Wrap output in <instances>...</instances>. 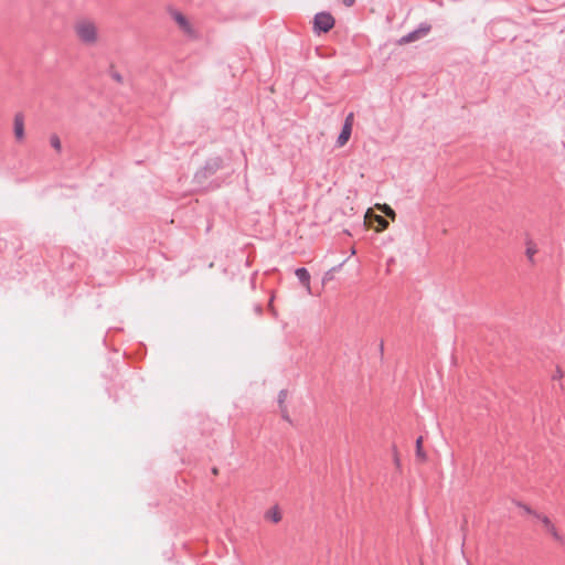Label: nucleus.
Returning a JSON list of instances; mask_svg holds the SVG:
<instances>
[{"mask_svg":"<svg viewBox=\"0 0 565 565\" xmlns=\"http://www.w3.org/2000/svg\"><path fill=\"white\" fill-rule=\"evenodd\" d=\"M76 39L86 46H95L100 40V32L97 23L87 17L77 19L73 25Z\"/></svg>","mask_w":565,"mask_h":565,"instance_id":"f257e3e1","label":"nucleus"},{"mask_svg":"<svg viewBox=\"0 0 565 565\" xmlns=\"http://www.w3.org/2000/svg\"><path fill=\"white\" fill-rule=\"evenodd\" d=\"M313 25L317 32H328L333 28L334 19L328 12H320L316 14Z\"/></svg>","mask_w":565,"mask_h":565,"instance_id":"f03ea898","label":"nucleus"},{"mask_svg":"<svg viewBox=\"0 0 565 565\" xmlns=\"http://www.w3.org/2000/svg\"><path fill=\"white\" fill-rule=\"evenodd\" d=\"M13 135L18 143L25 140V121L22 113H17L13 117Z\"/></svg>","mask_w":565,"mask_h":565,"instance_id":"7ed1b4c3","label":"nucleus"},{"mask_svg":"<svg viewBox=\"0 0 565 565\" xmlns=\"http://www.w3.org/2000/svg\"><path fill=\"white\" fill-rule=\"evenodd\" d=\"M353 126V114H349L344 120L342 130L338 137L337 143L339 147H343L350 139Z\"/></svg>","mask_w":565,"mask_h":565,"instance_id":"20e7f679","label":"nucleus"},{"mask_svg":"<svg viewBox=\"0 0 565 565\" xmlns=\"http://www.w3.org/2000/svg\"><path fill=\"white\" fill-rule=\"evenodd\" d=\"M535 518L541 521V523L543 524L544 529L551 534V536L554 540L559 541V542L563 540V537L558 533L555 524L552 522V520L547 515L535 514Z\"/></svg>","mask_w":565,"mask_h":565,"instance_id":"39448f33","label":"nucleus"},{"mask_svg":"<svg viewBox=\"0 0 565 565\" xmlns=\"http://www.w3.org/2000/svg\"><path fill=\"white\" fill-rule=\"evenodd\" d=\"M429 30H430V28L428 25H425V26L422 25L417 30L408 33L407 35H405L403 38H401L398 43L399 44H407V43L417 41L418 39L425 36L426 34H428Z\"/></svg>","mask_w":565,"mask_h":565,"instance_id":"423d86ee","label":"nucleus"},{"mask_svg":"<svg viewBox=\"0 0 565 565\" xmlns=\"http://www.w3.org/2000/svg\"><path fill=\"white\" fill-rule=\"evenodd\" d=\"M172 18L173 20L177 22V24L179 25V28L186 34L189 35H193L194 34V30L191 25V23L189 22V20L185 18V15H183L181 12L179 11H174L172 12Z\"/></svg>","mask_w":565,"mask_h":565,"instance_id":"0eeeda50","label":"nucleus"},{"mask_svg":"<svg viewBox=\"0 0 565 565\" xmlns=\"http://www.w3.org/2000/svg\"><path fill=\"white\" fill-rule=\"evenodd\" d=\"M296 276L299 279V281L303 285L307 292L311 294V286H310V274L306 268H298L296 270Z\"/></svg>","mask_w":565,"mask_h":565,"instance_id":"6e6552de","label":"nucleus"},{"mask_svg":"<svg viewBox=\"0 0 565 565\" xmlns=\"http://www.w3.org/2000/svg\"><path fill=\"white\" fill-rule=\"evenodd\" d=\"M539 248H537V245L535 244V242L531 238H526L525 239V256L527 258V260L531 263V264H534V256L536 255Z\"/></svg>","mask_w":565,"mask_h":565,"instance_id":"1a4fd4ad","label":"nucleus"},{"mask_svg":"<svg viewBox=\"0 0 565 565\" xmlns=\"http://www.w3.org/2000/svg\"><path fill=\"white\" fill-rule=\"evenodd\" d=\"M265 518L274 523H278L281 520V513L277 507H274L266 512Z\"/></svg>","mask_w":565,"mask_h":565,"instance_id":"9d476101","label":"nucleus"},{"mask_svg":"<svg viewBox=\"0 0 565 565\" xmlns=\"http://www.w3.org/2000/svg\"><path fill=\"white\" fill-rule=\"evenodd\" d=\"M375 207L392 220L396 216L394 210L387 204H375Z\"/></svg>","mask_w":565,"mask_h":565,"instance_id":"9b49d317","label":"nucleus"},{"mask_svg":"<svg viewBox=\"0 0 565 565\" xmlns=\"http://www.w3.org/2000/svg\"><path fill=\"white\" fill-rule=\"evenodd\" d=\"M373 221L377 223L376 232L384 231L388 226V222L381 215H373Z\"/></svg>","mask_w":565,"mask_h":565,"instance_id":"f8f14e48","label":"nucleus"},{"mask_svg":"<svg viewBox=\"0 0 565 565\" xmlns=\"http://www.w3.org/2000/svg\"><path fill=\"white\" fill-rule=\"evenodd\" d=\"M416 456L423 461L426 460V452L423 449V437L416 440Z\"/></svg>","mask_w":565,"mask_h":565,"instance_id":"ddd939ff","label":"nucleus"},{"mask_svg":"<svg viewBox=\"0 0 565 565\" xmlns=\"http://www.w3.org/2000/svg\"><path fill=\"white\" fill-rule=\"evenodd\" d=\"M50 143L56 151H61V149H62L61 140L56 135L51 136Z\"/></svg>","mask_w":565,"mask_h":565,"instance_id":"4468645a","label":"nucleus"},{"mask_svg":"<svg viewBox=\"0 0 565 565\" xmlns=\"http://www.w3.org/2000/svg\"><path fill=\"white\" fill-rule=\"evenodd\" d=\"M563 376H564L563 370L559 366H557L555 369V371L553 372V374H552V380L553 381H561L563 379Z\"/></svg>","mask_w":565,"mask_h":565,"instance_id":"2eb2a0df","label":"nucleus"},{"mask_svg":"<svg viewBox=\"0 0 565 565\" xmlns=\"http://www.w3.org/2000/svg\"><path fill=\"white\" fill-rule=\"evenodd\" d=\"M373 213H372V210L369 209L365 213V216H364V220H365V223L370 222L371 220H373Z\"/></svg>","mask_w":565,"mask_h":565,"instance_id":"dca6fc26","label":"nucleus"},{"mask_svg":"<svg viewBox=\"0 0 565 565\" xmlns=\"http://www.w3.org/2000/svg\"><path fill=\"white\" fill-rule=\"evenodd\" d=\"M523 509H524V511H525L526 513L532 514V515H534V516H535V514H537L536 512H534L531 508H529V507H526V505H524V507H523Z\"/></svg>","mask_w":565,"mask_h":565,"instance_id":"f3484780","label":"nucleus"},{"mask_svg":"<svg viewBox=\"0 0 565 565\" xmlns=\"http://www.w3.org/2000/svg\"><path fill=\"white\" fill-rule=\"evenodd\" d=\"M394 461H395V465H396L397 467H399L401 461H399L398 454H397L396 451H395V454H394Z\"/></svg>","mask_w":565,"mask_h":565,"instance_id":"a211bd4d","label":"nucleus"},{"mask_svg":"<svg viewBox=\"0 0 565 565\" xmlns=\"http://www.w3.org/2000/svg\"><path fill=\"white\" fill-rule=\"evenodd\" d=\"M355 0H342V2L347 6V7H351L353 6Z\"/></svg>","mask_w":565,"mask_h":565,"instance_id":"6ab92c4d","label":"nucleus"},{"mask_svg":"<svg viewBox=\"0 0 565 565\" xmlns=\"http://www.w3.org/2000/svg\"><path fill=\"white\" fill-rule=\"evenodd\" d=\"M351 254H352V255H354V254H355V249H354V248H352V249H351Z\"/></svg>","mask_w":565,"mask_h":565,"instance_id":"aec40b11","label":"nucleus"}]
</instances>
